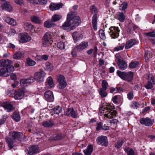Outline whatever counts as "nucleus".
<instances>
[{"label": "nucleus", "instance_id": "nucleus-1", "mask_svg": "<svg viewBox=\"0 0 155 155\" xmlns=\"http://www.w3.org/2000/svg\"><path fill=\"white\" fill-rule=\"evenodd\" d=\"M81 20L79 16L75 12H70L67 14V20L61 26L64 30L70 31L73 30L80 23Z\"/></svg>", "mask_w": 155, "mask_h": 155}, {"label": "nucleus", "instance_id": "nucleus-2", "mask_svg": "<svg viewBox=\"0 0 155 155\" xmlns=\"http://www.w3.org/2000/svg\"><path fill=\"white\" fill-rule=\"evenodd\" d=\"M100 112L104 114V118L109 119L113 118L116 116L117 112L114 109L113 107L108 104L101 107L100 110Z\"/></svg>", "mask_w": 155, "mask_h": 155}, {"label": "nucleus", "instance_id": "nucleus-3", "mask_svg": "<svg viewBox=\"0 0 155 155\" xmlns=\"http://www.w3.org/2000/svg\"><path fill=\"white\" fill-rule=\"evenodd\" d=\"M91 12L92 14H94L92 18V25L93 29L94 31H96L97 29V21L98 18L97 13L98 12L97 9L94 5H91L90 8Z\"/></svg>", "mask_w": 155, "mask_h": 155}, {"label": "nucleus", "instance_id": "nucleus-4", "mask_svg": "<svg viewBox=\"0 0 155 155\" xmlns=\"http://www.w3.org/2000/svg\"><path fill=\"white\" fill-rule=\"evenodd\" d=\"M117 74L122 79L128 82H130L133 79L134 73L132 71L126 73L117 71Z\"/></svg>", "mask_w": 155, "mask_h": 155}, {"label": "nucleus", "instance_id": "nucleus-5", "mask_svg": "<svg viewBox=\"0 0 155 155\" xmlns=\"http://www.w3.org/2000/svg\"><path fill=\"white\" fill-rule=\"evenodd\" d=\"M25 137L23 134L21 133L16 131H13L12 134L11 140H10V149L13 148L15 145L14 141L16 140H22V138Z\"/></svg>", "mask_w": 155, "mask_h": 155}, {"label": "nucleus", "instance_id": "nucleus-6", "mask_svg": "<svg viewBox=\"0 0 155 155\" xmlns=\"http://www.w3.org/2000/svg\"><path fill=\"white\" fill-rule=\"evenodd\" d=\"M109 33L112 38H116L119 37L120 30L117 27L111 26L109 28Z\"/></svg>", "mask_w": 155, "mask_h": 155}, {"label": "nucleus", "instance_id": "nucleus-7", "mask_svg": "<svg viewBox=\"0 0 155 155\" xmlns=\"http://www.w3.org/2000/svg\"><path fill=\"white\" fill-rule=\"evenodd\" d=\"M46 73L43 70L40 69L34 74V78L37 82H41L44 81Z\"/></svg>", "mask_w": 155, "mask_h": 155}, {"label": "nucleus", "instance_id": "nucleus-8", "mask_svg": "<svg viewBox=\"0 0 155 155\" xmlns=\"http://www.w3.org/2000/svg\"><path fill=\"white\" fill-rule=\"evenodd\" d=\"M96 142L98 145L107 147L108 146V142L106 136L101 135L97 137Z\"/></svg>", "mask_w": 155, "mask_h": 155}, {"label": "nucleus", "instance_id": "nucleus-9", "mask_svg": "<svg viewBox=\"0 0 155 155\" xmlns=\"http://www.w3.org/2000/svg\"><path fill=\"white\" fill-rule=\"evenodd\" d=\"M65 79L62 75H59L57 76V82L59 84L58 87L59 89H63L66 86L67 83Z\"/></svg>", "mask_w": 155, "mask_h": 155}, {"label": "nucleus", "instance_id": "nucleus-10", "mask_svg": "<svg viewBox=\"0 0 155 155\" xmlns=\"http://www.w3.org/2000/svg\"><path fill=\"white\" fill-rule=\"evenodd\" d=\"M51 33L50 32L46 33L42 38V44L43 46L45 47L48 45L49 43V40L51 39Z\"/></svg>", "mask_w": 155, "mask_h": 155}, {"label": "nucleus", "instance_id": "nucleus-11", "mask_svg": "<svg viewBox=\"0 0 155 155\" xmlns=\"http://www.w3.org/2000/svg\"><path fill=\"white\" fill-rule=\"evenodd\" d=\"M64 115L67 116H71L72 118H76L78 115L77 111H75L73 108H69L66 109Z\"/></svg>", "mask_w": 155, "mask_h": 155}, {"label": "nucleus", "instance_id": "nucleus-12", "mask_svg": "<svg viewBox=\"0 0 155 155\" xmlns=\"http://www.w3.org/2000/svg\"><path fill=\"white\" fill-rule=\"evenodd\" d=\"M19 41L22 43H25L29 41L31 38L26 33H22L19 35Z\"/></svg>", "mask_w": 155, "mask_h": 155}, {"label": "nucleus", "instance_id": "nucleus-13", "mask_svg": "<svg viewBox=\"0 0 155 155\" xmlns=\"http://www.w3.org/2000/svg\"><path fill=\"white\" fill-rule=\"evenodd\" d=\"M140 122L141 124H144L147 126H151L153 124V121L148 117L142 118L140 119Z\"/></svg>", "mask_w": 155, "mask_h": 155}, {"label": "nucleus", "instance_id": "nucleus-14", "mask_svg": "<svg viewBox=\"0 0 155 155\" xmlns=\"http://www.w3.org/2000/svg\"><path fill=\"white\" fill-rule=\"evenodd\" d=\"M44 97L46 100L49 102H52L54 100L53 93L51 91L45 92L44 94Z\"/></svg>", "mask_w": 155, "mask_h": 155}, {"label": "nucleus", "instance_id": "nucleus-15", "mask_svg": "<svg viewBox=\"0 0 155 155\" xmlns=\"http://www.w3.org/2000/svg\"><path fill=\"white\" fill-rule=\"evenodd\" d=\"M63 6V4L62 3H51L49 6V8L50 10L52 11L57 10L61 8Z\"/></svg>", "mask_w": 155, "mask_h": 155}, {"label": "nucleus", "instance_id": "nucleus-16", "mask_svg": "<svg viewBox=\"0 0 155 155\" xmlns=\"http://www.w3.org/2000/svg\"><path fill=\"white\" fill-rule=\"evenodd\" d=\"M24 95V91L21 90H19L15 93L14 98L16 100H20L22 98Z\"/></svg>", "mask_w": 155, "mask_h": 155}, {"label": "nucleus", "instance_id": "nucleus-17", "mask_svg": "<svg viewBox=\"0 0 155 155\" xmlns=\"http://www.w3.org/2000/svg\"><path fill=\"white\" fill-rule=\"evenodd\" d=\"M119 69L121 70H124L127 68V63L123 60L118 62H117Z\"/></svg>", "mask_w": 155, "mask_h": 155}, {"label": "nucleus", "instance_id": "nucleus-18", "mask_svg": "<svg viewBox=\"0 0 155 155\" xmlns=\"http://www.w3.org/2000/svg\"><path fill=\"white\" fill-rule=\"evenodd\" d=\"M136 43L137 41L135 39H130L126 42L125 48L126 49H129L136 45Z\"/></svg>", "mask_w": 155, "mask_h": 155}, {"label": "nucleus", "instance_id": "nucleus-19", "mask_svg": "<svg viewBox=\"0 0 155 155\" xmlns=\"http://www.w3.org/2000/svg\"><path fill=\"white\" fill-rule=\"evenodd\" d=\"M38 146L37 145H34L30 147L28 152L29 155H32L33 154L37 153Z\"/></svg>", "mask_w": 155, "mask_h": 155}, {"label": "nucleus", "instance_id": "nucleus-20", "mask_svg": "<svg viewBox=\"0 0 155 155\" xmlns=\"http://www.w3.org/2000/svg\"><path fill=\"white\" fill-rule=\"evenodd\" d=\"M12 118L16 122L19 121L21 119V117L19 112L17 111L14 112L12 115Z\"/></svg>", "mask_w": 155, "mask_h": 155}, {"label": "nucleus", "instance_id": "nucleus-21", "mask_svg": "<svg viewBox=\"0 0 155 155\" xmlns=\"http://www.w3.org/2000/svg\"><path fill=\"white\" fill-rule=\"evenodd\" d=\"M88 45L87 42L83 41L77 45L76 48L78 51H81L86 48Z\"/></svg>", "mask_w": 155, "mask_h": 155}, {"label": "nucleus", "instance_id": "nucleus-22", "mask_svg": "<svg viewBox=\"0 0 155 155\" xmlns=\"http://www.w3.org/2000/svg\"><path fill=\"white\" fill-rule=\"evenodd\" d=\"M10 66V60L8 59L0 60V66L6 67L7 68Z\"/></svg>", "mask_w": 155, "mask_h": 155}, {"label": "nucleus", "instance_id": "nucleus-23", "mask_svg": "<svg viewBox=\"0 0 155 155\" xmlns=\"http://www.w3.org/2000/svg\"><path fill=\"white\" fill-rule=\"evenodd\" d=\"M44 127H51L54 125V122L52 120H47L44 121L42 123Z\"/></svg>", "mask_w": 155, "mask_h": 155}, {"label": "nucleus", "instance_id": "nucleus-24", "mask_svg": "<svg viewBox=\"0 0 155 155\" xmlns=\"http://www.w3.org/2000/svg\"><path fill=\"white\" fill-rule=\"evenodd\" d=\"M8 68H2L0 69V75L5 77H8L9 76L10 73L8 71Z\"/></svg>", "mask_w": 155, "mask_h": 155}, {"label": "nucleus", "instance_id": "nucleus-25", "mask_svg": "<svg viewBox=\"0 0 155 155\" xmlns=\"http://www.w3.org/2000/svg\"><path fill=\"white\" fill-rule=\"evenodd\" d=\"M45 85L48 88H51L54 86L53 79L51 77H48L46 81Z\"/></svg>", "mask_w": 155, "mask_h": 155}, {"label": "nucleus", "instance_id": "nucleus-26", "mask_svg": "<svg viewBox=\"0 0 155 155\" xmlns=\"http://www.w3.org/2000/svg\"><path fill=\"white\" fill-rule=\"evenodd\" d=\"M44 25L45 27L50 28L54 27L55 25V24L51 19V20H47L45 21L44 22Z\"/></svg>", "mask_w": 155, "mask_h": 155}, {"label": "nucleus", "instance_id": "nucleus-27", "mask_svg": "<svg viewBox=\"0 0 155 155\" xmlns=\"http://www.w3.org/2000/svg\"><path fill=\"white\" fill-rule=\"evenodd\" d=\"M93 150V147L91 145H89L87 148L84 150L83 152L85 155H90Z\"/></svg>", "mask_w": 155, "mask_h": 155}, {"label": "nucleus", "instance_id": "nucleus-28", "mask_svg": "<svg viewBox=\"0 0 155 155\" xmlns=\"http://www.w3.org/2000/svg\"><path fill=\"white\" fill-rule=\"evenodd\" d=\"M2 2V5L1 6V8L3 10H5L7 11H9V4L6 2L4 0H1Z\"/></svg>", "mask_w": 155, "mask_h": 155}, {"label": "nucleus", "instance_id": "nucleus-29", "mask_svg": "<svg viewBox=\"0 0 155 155\" xmlns=\"http://www.w3.org/2000/svg\"><path fill=\"white\" fill-rule=\"evenodd\" d=\"M25 53L23 51H19L17 52L13 55V58L15 59H18L24 56Z\"/></svg>", "mask_w": 155, "mask_h": 155}, {"label": "nucleus", "instance_id": "nucleus-30", "mask_svg": "<svg viewBox=\"0 0 155 155\" xmlns=\"http://www.w3.org/2000/svg\"><path fill=\"white\" fill-rule=\"evenodd\" d=\"M51 110L53 113L58 114L61 112L62 108L61 107L58 106L57 107H54L51 109Z\"/></svg>", "mask_w": 155, "mask_h": 155}, {"label": "nucleus", "instance_id": "nucleus-31", "mask_svg": "<svg viewBox=\"0 0 155 155\" xmlns=\"http://www.w3.org/2000/svg\"><path fill=\"white\" fill-rule=\"evenodd\" d=\"M124 141L122 139H119L115 144V147L117 149H120L122 146Z\"/></svg>", "mask_w": 155, "mask_h": 155}, {"label": "nucleus", "instance_id": "nucleus-32", "mask_svg": "<svg viewBox=\"0 0 155 155\" xmlns=\"http://www.w3.org/2000/svg\"><path fill=\"white\" fill-rule=\"evenodd\" d=\"M65 137V135L61 133L55 134L53 135V139L54 140H61Z\"/></svg>", "mask_w": 155, "mask_h": 155}, {"label": "nucleus", "instance_id": "nucleus-33", "mask_svg": "<svg viewBox=\"0 0 155 155\" xmlns=\"http://www.w3.org/2000/svg\"><path fill=\"white\" fill-rule=\"evenodd\" d=\"M117 19L120 22H123L124 21L125 17L123 13L118 12L117 14Z\"/></svg>", "mask_w": 155, "mask_h": 155}, {"label": "nucleus", "instance_id": "nucleus-34", "mask_svg": "<svg viewBox=\"0 0 155 155\" xmlns=\"http://www.w3.org/2000/svg\"><path fill=\"white\" fill-rule=\"evenodd\" d=\"M62 17V16L60 15L55 14L52 16L51 19L54 22L58 21L61 19Z\"/></svg>", "mask_w": 155, "mask_h": 155}, {"label": "nucleus", "instance_id": "nucleus-35", "mask_svg": "<svg viewBox=\"0 0 155 155\" xmlns=\"http://www.w3.org/2000/svg\"><path fill=\"white\" fill-rule=\"evenodd\" d=\"M26 63L29 66H34L36 63V62L32 60L29 57L26 58Z\"/></svg>", "mask_w": 155, "mask_h": 155}, {"label": "nucleus", "instance_id": "nucleus-36", "mask_svg": "<svg viewBox=\"0 0 155 155\" xmlns=\"http://www.w3.org/2000/svg\"><path fill=\"white\" fill-rule=\"evenodd\" d=\"M144 56L146 60L148 61L152 57L153 54L151 52L147 51L145 52Z\"/></svg>", "mask_w": 155, "mask_h": 155}, {"label": "nucleus", "instance_id": "nucleus-37", "mask_svg": "<svg viewBox=\"0 0 155 155\" xmlns=\"http://www.w3.org/2000/svg\"><path fill=\"white\" fill-rule=\"evenodd\" d=\"M124 150L127 153V155H136L135 152L131 148L127 147Z\"/></svg>", "mask_w": 155, "mask_h": 155}, {"label": "nucleus", "instance_id": "nucleus-38", "mask_svg": "<svg viewBox=\"0 0 155 155\" xmlns=\"http://www.w3.org/2000/svg\"><path fill=\"white\" fill-rule=\"evenodd\" d=\"M24 27L27 30H31L33 28V25L29 22L25 23L24 24Z\"/></svg>", "mask_w": 155, "mask_h": 155}, {"label": "nucleus", "instance_id": "nucleus-39", "mask_svg": "<svg viewBox=\"0 0 155 155\" xmlns=\"http://www.w3.org/2000/svg\"><path fill=\"white\" fill-rule=\"evenodd\" d=\"M2 106L3 107L7 112H10V103L5 102L2 103Z\"/></svg>", "mask_w": 155, "mask_h": 155}, {"label": "nucleus", "instance_id": "nucleus-40", "mask_svg": "<svg viewBox=\"0 0 155 155\" xmlns=\"http://www.w3.org/2000/svg\"><path fill=\"white\" fill-rule=\"evenodd\" d=\"M45 69L48 71H51L53 69V67L52 64L49 62H46L45 64Z\"/></svg>", "mask_w": 155, "mask_h": 155}, {"label": "nucleus", "instance_id": "nucleus-41", "mask_svg": "<svg viewBox=\"0 0 155 155\" xmlns=\"http://www.w3.org/2000/svg\"><path fill=\"white\" fill-rule=\"evenodd\" d=\"M139 64L137 61H133L129 64V67L130 68H134L138 66Z\"/></svg>", "mask_w": 155, "mask_h": 155}, {"label": "nucleus", "instance_id": "nucleus-42", "mask_svg": "<svg viewBox=\"0 0 155 155\" xmlns=\"http://www.w3.org/2000/svg\"><path fill=\"white\" fill-rule=\"evenodd\" d=\"M128 4L126 2L122 3L119 6V9L120 10L124 11L127 8Z\"/></svg>", "mask_w": 155, "mask_h": 155}, {"label": "nucleus", "instance_id": "nucleus-43", "mask_svg": "<svg viewBox=\"0 0 155 155\" xmlns=\"http://www.w3.org/2000/svg\"><path fill=\"white\" fill-rule=\"evenodd\" d=\"M31 19L32 21L36 23H39L40 21L39 18L36 16L31 17Z\"/></svg>", "mask_w": 155, "mask_h": 155}, {"label": "nucleus", "instance_id": "nucleus-44", "mask_svg": "<svg viewBox=\"0 0 155 155\" xmlns=\"http://www.w3.org/2000/svg\"><path fill=\"white\" fill-rule=\"evenodd\" d=\"M108 84L106 81L103 80L102 81V87L100 89L106 90L108 87Z\"/></svg>", "mask_w": 155, "mask_h": 155}, {"label": "nucleus", "instance_id": "nucleus-45", "mask_svg": "<svg viewBox=\"0 0 155 155\" xmlns=\"http://www.w3.org/2000/svg\"><path fill=\"white\" fill-rule=\"evenodd\" d=\"M103 124L101 122H97L96 125V130L97 131H99L102 130Z\"/></svg>", "mask_w": 155, "mask_h": 155}, {"label": "nucleus", "instance_id": "nucleus-46", "mask_svg": "<svg viewBox=\"0 0 155 155\" xmlns=\"http://www.w3.org/2000/svg\"><path fill=\"white\" fill-rule=\"evenodd\" d=\"M99 34L101 38L102 39H104L106 38V37L104 30L101 29L99 31Z\"/></svg>", "mask_w": 155, "mask_h": 155}, {"label": "nucleus", "instance_id": "nucleus-47", "mask_svg": "<svg viewBox=\"0 0 155 155\" xmlns=\"http://www.w3.org/2000/svg\"><path fill=\"white\" fill-rule=\"evenodd\" d=\"M144 35L149 37H155V31H153L151 32H150L148 33H145Z\"/></svg>", "mask_w": 155, "mask_h": 155}, {"label": "nucleus", "instance_id": "nucleus-48", "mask_svg": "<svg viewBox=\"0 0 155 155\" xmlns=\"http://www.w3.org/2000/svg\"><path fill=\"white\" fill-rule=\"evenodd\" d=\"M105 91L106 90L100 89L99 91V94L101 97H104L107 95V94Z\"/></svg>", "mask_w": 155, "mask_h": 155}, {"label": "nucleus", "instance_id": "nucleus-49", "mask_svg": "<svg viewBox=\"0 0 155 155\" xmlns=\"http://www.w3.org/2000/svg\"><path fill=\"white\" fill-rule=\"evenodd\" d=\"M57 47L61 50L64 49L65 48V45L64 43L62 42H60L58 43Z\"/></svg>", "mask_w": 155, "mask_h": 155}, {"label": "nucleus", "instance_id": "nucleus-50", "mask_svg": "<svg viewBox=\"0 0 155 155\" xmlns=\"http://www.w3.org/2000/svg\"><path fill=\"white\" fill-rule=\"evenodd\" d=\"M148 81L150 82L153 84H155L154 81V78L153 77L152 74H150L149 75L148 78Z\"/></svg>", "mask_w": 155, "mask_h": 155}, {"label": "nucleus", "instance_id": "nucleus-51", "mask_svg": "<svg viewBox=\"0 0 155 155\" xmlns=\"http://www.w3.org/2000/svg\"><path fill=\"white\" fill-rule=\"evenodd\" d=\"M124 46V44H122L120 46L116 47L114 48V51H118L120 50H123Z\"/></svg>", "mask_w": 155, "mask_h": 155}, {"label": "nucleus", "instance_id": "nucleus-52", "mask_svg": "<svg viewBox=\"0 0 155 155\" xmlns=\"http://www.w3.org/2000/svg\"><path fill=\"white\" fill-rule=\"evenodd\" d=\"M154 84L150 82L147 81V84L145 85V87L147 89H150L153 87V85Z\"/></svg>", "mask_w": 155, "mask_h": 155}, {"label": "nucleus", "instance_id": "nucleus-53", "mask_svg": "<svg viewBox=\"0 0 155 155\" xmlns=\"http://www.w3.org/2000/svg\"><path fill=\"white\" fill-rule=\"evenodd\" d=\"M28 83V82L27 79H23L20 80V84L22 86H24L26 84Z\"/></svg>", "mask_w": 155, "mask_h": 155}, {"label": "nucleus", "instance_id": "nucleus-54", "mask_svg": "<svg viewBox=\"0 0 155 155\" xmlns=\"http://www.w3.org/2000/svg\"><path fill=\"white\" fill-rule=\"evenodd\" d=\"M127 98L129 99L130 100H132L133 98L134 97L133 92L132 91H130L127 94Z\"/></svg>", "mask_w": 155, "mask_h": 155}, {"label": "nucleus", "instance_id": "nucleus-55", "mask_svg": "<svg viewBox=\"0 0 155 155\" xmlns=\"http://www.w3.org/2000/svg\"><path fill=\"white\" fill-rule=\"evenodd\" d=\"M47 2V0H38V1L36 2V4H45Z\"/></svg>", "mask_w": 155, "mask_h": 155}, {"label": "nucleus", "instance_id": "nucleus-56", "mask_svg": "<svg viewBox=\"0 0 155 155\" xmlns=\"http://www.w3.org/2000/svg\"><path fill=\"white\" fill-rule=\"evenodd\" d=\"M119 123V121L116 119H113L110 120V123L111 124L116 125Z\"/></svg>", "mask_w": 155, "mask_h": 155}, {"label": "nucleus", "instance_id": "nucleus-57", "mask_svg": "<svg viewBox=\"0 0 155 155\" xmlns=\"http://www.w3.org/2000/svg\"><path fill=\"white\" fill-rule=\"evenodd\" d=\"M16 21L13 18H10V25L12 26H15L16 25Z\"/></svg>", "mask_w": 155, "mask_h": 155}, {"label": "nucleus", "instance_id": "nucleus-58", "mask_svg": "<svg viewBox=\"0 0 155 155\" xmlns=\"http://www.w3.org/2000/svg\"><path fill=\"white\" fill-rule=\"evenodd\" d=\"M115 57L117 60V62L123 60L121 56L119 54H117L115 55Z\"/></svg>", "mask_w": 155, "mask_h": 155}, {"label": "nucleus", "instance_id": "nucleus-59", "mask_svg": "<svg viewBox=\"0 0 155 155\" xmlns=\"http://www.w3.org/2000/svg\"><path fill=\"white\" fill-rule=\"evenodd\" d=\"M10 78L12 80H14L15 81H16L17 77L15 74H10Z\"/></svg>", "mask_w": 155, "mask_h": 155}, {"label": "nucleus", "instance_id": "nucleus-60", "mask_svg": "<svg viewBox=\"0 0 155 155\" xmlns=\"http://www.w3.org/2000/svg\"><path fill=\"white\" fill-rule=\"evenodd\" d=\"M27 79L28 83L30 84L34 82L35 78L33 77H31Z\"/></svg>", "mask_w": 155, "mask_h": 155}, {"label": "nucleus", "instance_id": "nucleus-61", "mask_svg": "<svg viewBox=\"0 0 155 155\" xmlns=\"http://www.w3.org/2000/svg\"><path fill=\"white\" fill-rule=\"evenodd\" d=\"M15 2L17 4L20 5L23 4L24 3L23 0H15Z\"/></svg>", "mask_w": 155, "mask_h": 155}, {"label": "nucleus", "instance_id": "nucleus-62", "mask_svg": "<svg viewBox=\"0 0 155 155\" xmlns=\"http://www.w3.org/2000/svg\"><path fill=\"white\" fill-rule=\"evenodd\" d=\"M139 104L137 102L133 103L132 105V107L134 108H137L139 106Z\"/></svg>", "mask_w": 155, "mask_h": 155}, {"label": "nucleus", "instance_id": "nucleus-63", "mask_svg": "<svg viewBox=\"0 0 155 155\" xmlns=\"http://www.w3.org/2000/svg\"><path fill=\"white\" fill-rule=\"evenodd\" d=\"M4 21L8 24L10 23V18L9 17L5 16L4 18Z\"/></svg>", "mask_w": 155, "mask_h": 155}, {"label": "nucleus", "instance_id": "nucleus-64", "mask_svg": "<svg viewBox=\"0 0 155 155\" xmlns=\"http://www.w3.org/2000/svg\"><path fill=\"white\" fill-rule=\"evenodd\" d=\"M109 126L106 125L105 124L103 125L102 130H109Z\"/></svg>", "mask_w": 155, "mask_h": 155}]
</instances>
